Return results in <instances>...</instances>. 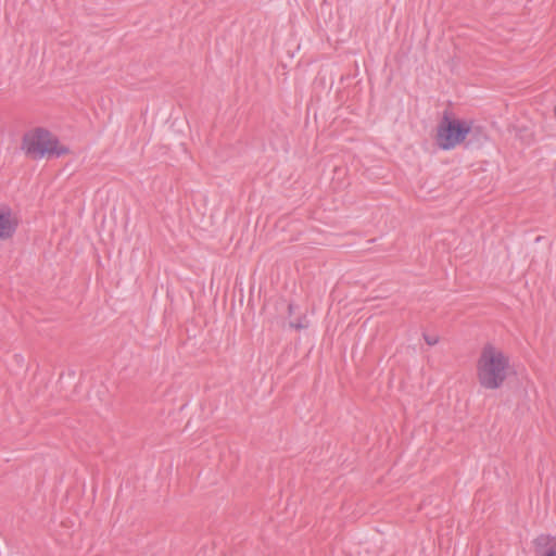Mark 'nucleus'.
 <instances>
[{"label": "nucleus", "mask_w": 556, "mask_h": 556, "mask_svg": "<svg viewBox=\"0 0 556 556\" xmlns=\"http://www.w3.org/2000/svg\"><path fill=\"white\" fill-rule=\"evenodd\" d=\"M18 226L16 213L8 205L0 204V240L11 238Z\"/></svg>", "instance_id": "obj_4"}, {"label": "nucleus", "mask_w": 556, "mask_h": 556, "mask_svg": "<svg viewBox=\"0 0 556 556\" xmlns=\"http://www.w3.org/2000/svg\"><path fill=\"white\" fill-rule=\"evenodd\" d=\"M22 150L34 160L58 157L68 153V149L61 144L52 132L43 128L27 131L23 137Z\"/></svg>", "instance_id": "obj_2"}, {"label": "nucleus", "mask_w": 556, "mask_h": 556, "mask_svg": "<svg viewBox=\"0 0 556 556\" xmlns=\"http://www.w3.org/2000/svg\"><path fill=\"white\" fill-rule=\"evenodd\" d=\"M511 368L508 355L493 343L484 344L476 362V376L479 384L486 390L501 388Z\"/></svg>", "instance_id": "obj_1"}, {"label": "nucleus", "mask_w": 556, "mask_h": 556, "mask_svg": "<svg viewBox=\"0 0 556 556\" xmlns=\"http://www.w3.org/2000/svg\"><path fill=\"white\" fill-rule=\"evenodd\" d=\"M424 339L429 345H435L439 342V337L437 334H424Z\"/></svg>", "instance_id": "obj_6"}, {"label": "nucleus", "mask_w": 556, "mask_h": 556, "mask_svg": "<svg viewBox=\"0 0 556 556\" xmlns=\"http://www.w3.org/2000/svg\"><path fill=\"white\" fill-rule=\"evenodd\" d=\"M473 121L445 114L437 127L435 141L443 150H451L463 143L466 137L479 131Z\"/></svg>", "instance_id": "obj_3"}, {"label": "nucleus", "mask_w": 556, "mask_h": 556, "mask_svg": "<svg viewBox=\"0 0 556 556\" xmlns=\"http://www.w3.org/2000/svg\"><path fill=\"white\" fill-rule=\"evenodd\" d=\"M536 556H556V538L542 534L534 540Z\"/></svg>", "instance_id": "obj_5"}]
</instances>
